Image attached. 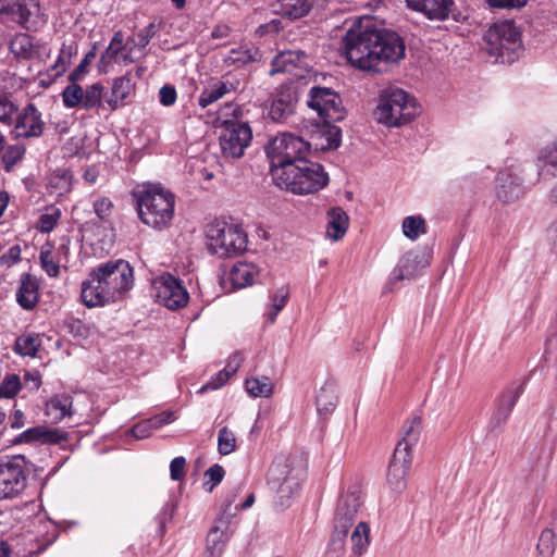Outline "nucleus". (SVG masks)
I'll list each match as a JSON object with an SVG mask.
<instances>
[{
  "mask_svg": "<svg viewBox=\"0 0 557 557\" xmlns=\"http://www.w3.org/2000/svg\"><path fill=\"white\" fill-rule=\"evenodd\" d=\"M347 60L363 71H382L405 57V44L394 32L377 29L370 18L354 24L344 37Z\"/></svg>",
  "mask_w": 557,
  "mask_h": 557,
  "instance_id": "nucleus-1",
  "label": "nucleus"
},
{
  "mask_svg": "<svg viewBox=\"0 0 557 557\" xmlns=\"http://www.w3.org/2000/svg\"><path fill=\"white\" fill-rule=\"evenodd\" d=\"M133 278V269L123 259L101 263L82 283V301L88 308L113 302L132 288Z\"/></svg>",
  "mask_w": 557,
  "mask_h": 557,
  "instance_id": "nucleus-2",
  "label": "nucleus"
},
{
  "mask_svg": "<svg viewBox=\"0 0 557 557\" xmlns=\"http://www.w3.org/2000/svg\"><path fill=\"white\" fill-rule=\"evenodd\" d=\"M140 221L154 228L168 227L174 215L175 196L160 185H144L133 193Z\"/></svg>",
  "mask_w": 557,
  "mask_h": 557,
  "instance_id": "nucleus-3",
  "label": "nucleus"
},
{
  "mask_svg": "<svg viewBox=\"0 0 557 557\" xmlns=\"http://www.w3.org/2000/svg\"><path fill=\"white\" fill-rule=\"evenodd\" d=\"M308 107L314 110L325 124L323 135L327 144L321 145V149H336L341 145V129L332 125L344 120L345 113L341 97L326 87H312L307 100Z\"/></svg>",
  "mask_w": 557,
  "mask_h": 557,
  "instance_id": "nucleus-4",
  "label": "nucleus"
},
{
  "mask_svg": "<svg viewBox=\"0 0 557 557\" xmlns=\"http://www.w3.org/2000/svg\"><path fill=\"white\" fill-rule=\"evenodd\" d=\"M275 184L298 195L315 193L329 183V176L323 166L307 159L299 164H288L273 177Z\"/></svg>",
  "mask_w": 557,
  "mask_h": 557,
  "instance_id": "nucleus-5",
  "label": "nucleus"
},
{
  "mask_svg": "<svg viewBox=\"0 0 557 557\" xmlns=\"http://www.w3.org/2000/svg\"><path fill=\"white\" fill-rule=\"evenodd\" d=\"M418 114L414 98L401 88L389 86L382 90L375 111L379 123L387 127H400Z\"/></svg>",
  "mask_w": 557,
  "mask_h": 557,
  "instance_id": "nucleus-6",
  "label": "nucleus"
},
{
  "mask_svg": "<svg viewBox=\"0 0 557 557\" xmlns=\"http://www.w3.org/2000/svg\"><path fill=\"white\" fill-rule=\"evenodd\" d=\"M311 145L301 137L290 133H282L272 138L265 146V153L270 160L271 174L287 168L288 164H299L308 158Z\"/></svg>",
  "mask_w": 557,
  "mask_h": 557,
  "instance_id": "nucleus-7",
  "label": "nucleus"
},
{
  "mask_svg": "<svg viewBox=\"0 0 557 557\" xmlns=\"http://www.w3.org/2000/svg\"><path fill=\"white\" fill-rule=\"evenodd\" d=\"M302 475V468L290 456H278L272 462L269 482L276 488L282 508L289 506V498L298 491Z\"/></svg>",
  "mask_w": 557,
  "mask_h": 557,
  "instance_id": "nucleus-8",
  "label": "nucleus"
},
{
  "mask_svg": "<svg viewBox=\"0 0 557 557\" xmlns=\"http://www.w3.org/2000/svg\"><path fill=\"white\" fill-rule=\"evenodd\" d=\"M208 249L221 258L236 256L247 248V235L237 225H212L207 231Z\"/></svg>",
  "mask_w": 557,
  "mask_h": 557,
  "instance_id": "nucleus-9",
  "label": "nucleus"
},
{
  "mask_svg": "<svg viewBox=\"0 0 557 557\" xmlns=\"http://www.w3.org/2000/svg\"><path fill=\"white\" fill-rule=\"evenodd\" d=\"M29 474L24 456H7L0 460V499L13 498L26 487Z\"/></svg>",
  "mask_w": 557,
  "mask_h": 557,
  "instance_id": "nucleus-10",
  "label": "nucleus"
},
{
  "mask_svg": "<svg viewBox=\"0 0 557 557\" xmlns=\"http://www.w3.org/2000/svg\"><path fill=\"white\" fill-rule=\"evenodd\" d=\"M252 139V131L247 123L228 121L220 135V148L226 159H239Z\"/></svg>",
  "mask_w": 557,
  "mask_h": 557,
  "instance_id": "nucleus-11",
  "label": "nucleus"
},
{
  "mask_svg": "<svg viewBox=\"0 0 557 557\" xmlns=\"http://www.w3.org/2000/svg\"><path fill=\"white\" fill-rule=\"evenodd\" d=\"M156 298L159 304L168 309L177 310L185 307L189 300V294L181 281L173 275H162L156 283Z\"/></svg>",
  "mask_w": 557,
  "mask_h": 557,
  "instance_id": "nucleus-12",
  "label": "nucleus"
},
{
  "mask_svg": "<svg viewBox=\"0 0 557 557\" xmlns=\"http://www.w3.org/2000/svg\"><path fill=\"white\" fill-rule=\"evenodd\" d=\"M45 122L40 111L34 103H28L18 110L13 122L11 135L15 139L38 138L42 135Z\"/></svg>",
  "mask_w": 557,
  "mask_h": 557,
  "instance_id": "nucleus-13",
  "label": "nucleus"
},
{
  "mask_svg": "<svg viewBox=\"0 0 557 557\" xmlns=\"http://www.w3.org/2000/svg\"><path fill=\"white\" fill-rule=\"evenodd\" d=\"M4 18L17 23L27 30H36L45 23L38 0H12Z\"/></svg>",
  "mask_w": 557,
  "mask_h": 557,
  "instance_id": "nucleus-14",
  "label": "nucleus"
},
{
  "mask_svg": "<svg viewBox=\"0 0 557 557\" xmlns=\"http://www.w3.org/2000/svg\"><path fill=\"white\" fill-rule=\"evenodd\" d=\"M362 505L360 490L348 488L338 499L334 515V529L348 532L355 525L359 508Z\"/></svg>",
  "mask_w": 557,
  "mask_h": 557,
  "instance_id": "nucleus-15",
  "label": "nucleus"
},
{
  "mask_svg": "<svg viewBox=\"0 0 557 557\" xmlns=\"http://www.w3.org/2000/svg\"><path fill=\"white\" fill-rule=\"evenodd\" d=\"M239 87L240 79L234 74L226 73L203 88L198 97V104L205 109L223 97L236 92Z\"/></svg>",
  "mask_w": 557,
  "mask_h": 557,
  "instance_id": "nucleus-16",
  "label": "nucleus"
},
{
  "mask_svg": "<svg viewBox=\"0 0 557 557\" xmlns=\"http://www.w3.org/2000/svg\"><path fill=\"white\" fill-rule=\"evenodd\" d=\"M298 97L294 87L282 84L273 96L269 108V117L278 123L285 122L294 114Z\"/></svg>",
  "mask_w": 557,
  "mask_h": 557,
  "instance_id": "nucleus-17",
  "label": "nucleus"
},
{
  "mask_svg": "<svg viewBox=\"0 0 557 557\" xmlns=\"http://www.w3.org/2000/svg\"><path fill=\"white\" fill-rule=\"evenodd\" d=\"M495 51H513L520 46V33L512 21H504L491 28L486 35Z\"/></svg>",
  "mask_w": 557,
  "mask_h": 557,
  "instance_id": "nucleus-18",
  "label": "nucleus"
},
{
  "mask_svg": "<svg viewBox=\"0 0 557 557\" xmlns=\"http://www.w3.org/2000/svg\"><path fill=\"white\" fill-rule=\"evenodd\" d=\"M411 463L412 455L395 449L386 475V482L392 492L399 494L405 491Z\"/></svg>",
  "mask_w": 557,
  "mask_h": 557,
  "instance_id": "nucleus-19",
  "label": "nucleus"
},
{
  "mask_svg": "<svg viewBox=\"0 0 557 557\" xmlns=\"http://www.w3.org/2000/svg\"><path fill=\"white\" fill-rule=\"evenodd\" d=\"M432 255L425 249L411 250L406 252L394 271V280H410L418 275L422 270L428 268L431 262Z\"/></svg>",
  "mask_w": 557,
  "mask_h": 557,
  "instance_id": "nucleus-20",
  "label": "nucleus"
},
{
  "mask_svg": "<svg viewBox=\"0 0 557 557\" xmlns=\"http://www.w3.org/2000/svg\"><path fill=\"white\" fill-rule=\"evenodd\" d=\"M408 8L423 13L429 20L445 21L449 16L458 21L454 0H406Z\"/></svg>",
  "mask_w": 557,
  "mask_h": 557,
  "instance_id": "nucleus-21",
  "label": "nucleus"
},
{
  "mask_svg": "<svg viewBox=\"0 0 557 557\" xmlns=\"http://www.w3.org/2000/svg\"><path fill=\"white\" fill-rule=\"evenodd\" d=\"M496 182V196L504 203L515 202L524 193L522 177L511 169L500 171Z\"/></svg>",
  "mask_w": 557,
  "mask_h": 557,
  "instance_id": "nucleus-22",
  "label": "nucleus"
},
{
  "mask_svg": "<svg viewBox=\"0 0 557 557\" xmlns=\"http://www.w3.org/2000/svg\"><path fill=\"white\" fill-rule=\"evenodd\" d=\"M232 534L233 529L228 518L219 517L207 535V553L210 557H220L222 555Z\"/></svg>",
  "mask_w": 557,
  "mask_h": 557,
  "instance_id": "nucleus-23",
  "label": "nucleus"
},
{
  "mask_svg": "<svg viewBox=\"0 0 557 557\" xmlns=\"http://www.w3.org/2000/svg\"><path fill=\"white\" fill-rule=\"evenodd\" d=\"M134 83L127 75L116 77L112 81L111 94L104 98L110 111H115L126 104L127 98L134 91Z\"/></svg>",
  "mask_w": 557,
  "mask_h": 557,
  "instance_id": "nucleus-24",
  "label": "nucleus"
},
{
  "mask_svg": "<svg viewBox=\"0 0 557 557\" xmlns=\"http://www.w3.org/2000/svg\"><path fill=\"white\" fill-rule=\"evenodd\" d=\"M307 65L306 54L302 51L287 50L280 52L271 63L270 74L293 73Z\"/></svg>",
  "mask_w": 557,
  "mask_h": 557,
  "instance_id": "nucleus-25",
  "label": "nucleus"
},
{
  "mask_svg": "<svg viewBox=\"0 0 557 557\" xmlns=\"http://www.w3.org/2000/svg\"><path fill=\"white\" fill-rule=\"evenodd\" d=\"M39 285L33 275L24 273L21 277V285L16 292V301L25 310L36 307L39 299Z\"/></svg>",
  "mask_w": 557,
  "mask_h": 557,
  "instance_id": "nucleus-26",
  "label": "nucleus"
},
{
  "mask_svg": "<svg viewBox=\"0 0 557 557\" xmlns=\"http://www.w3.org/2000/svg\"><path fill=\"white\" fill-rule=\"evenodd\" d=\"M539 176L543 180L557 176V138L539 154Z\"/></svg>",
  "mask_w": 557,
  "mask_h": 557,
  "instance_id": "nucleus-27",
  "label": "nucleus"
},
{
  "mask_svg": "<svg viewBox=\"0 0 557 557\" xmlns=\"http://www.w3.org/2000/svg\"><path fill=\"white\" fill-rule=\"evenodd\" d=\"M61 436L57 431H50L44 425L29 428L22 432L15 440V444H33V443H58Z\"/></svg>",
  "mask_w": 557,
  "mask_h": 557,
  "instance_id": "nucleus-28",
  "label": "nucleus"
},
{
  "mask_svg": "<svg viewBox=\"0 0 557 557\" xmlns=\"http://www.w3.org/2000/svg\"><path fill=\"white\" fill-rule=\"evenodd\" d=\"M348 224V215L342 208L335 207L327 211V237L332 238L333 240L343 238L347 232Z\"/></svg>",
  "mask_w": 557,
  "mask_h": 557,
  "instance_id": "nucleus-29",
  "label": "nucleus"
},
{
  "mask_svg": "<svg viewBox=\"0 0 557 557\" xmlns=\"http://www.w3.org/2000/svg\"><path fill=\"white\" fill-rule=\"evenodd\" d=\"M421 429H422L421 418L414 417L410 420H407L404 423V426L401 430V438L397 443V446L395 449H401V450H405V453L412 455L411 449L418 443V441L420 438Z\"/></svg>",
  "mask_w": 557,
  "mask_h": 557,
  "instance_id": "nucleus-30",
  "label": "nucleus"
},
{
  "mask_svg": "<svg viewBox=\"0 0 557 557\" xmlns=\"http://www.w3.org/2000/svg\"><path fill=\"white\" fill-rule=\"evenodd\" d=\"M72 404L70 395H55L47 401L46 416L53 422H60L65 417L71 416Z\"/></svg>",
  "mask_w": 557,
  "mask_h": 557,
  "instance_id": "nucleus-31",
  "label": "nucleus"
},
{
  "mask_svg": "<svg viewBox=\"0 0 557 557\" xmlns=\"http://www.w3.org/2000/svg\"><path fill=\"white\" fill-rule=\"evenodd\" d=\"M317 410L320 414L332 413L337 405V391L333 382H325L315 398Z\"/></svg>",
  "mask_w": 557,
  "mask_h": 557,
  "instance_id": "nucleus-32",
  "label": "nucleus"
},
{
  "mask_svg": "<svg viewBox=\"0 0 557 557\" xmlns=\"http://www.w3.org/2000/svg\"><path fill=\"white\" fill-rule=\"evenodd\" d=\"M258 270L253 263L238 262L233 265L230 278L234 287L244 288L253 283Z\"/></svg>",
  "mask_w": 557,
  "mask_h": 557,
  "instance_id": "nucleus-33",
  "label": "nucleus"
},
{
  "mask_svg": "<svg viewBox=\"0 0 557 557\" xmlns=\"http://www.w3.org/2000/svg\"><path fill=\"white\" fill-rule=\"evenodd\" d=\"M259 49L252 46H240L231 49L225 58L227 65L243 66L260 59Z\"/></svg>",
  "mask_w": 557,
  "mask_h": 557,
  "instance_id": "nucleus-34",
  "label": "nucleus"
},
{
  "mask_svg": "<svg viewBox=\"0 0 557 557\" xmlns=\"http://www.w3.org/2000/svg\"><path fill=\"white\" fill-rule=\"evenodd\" d=\"M351 550L356 556L363 555L370 544V527L364 521L356 523L350 535Z\"/></svg>",
  "mask_w": 557,
  "mask_h": 557,
  "instance_id": "nucleus-35",
  "label": "nucleus"
},
{
  "mask_svg": "<svg viewBox=\"0 0 557 557\" xmlns=\"http://www.w3.org/2000/svg\"><path fill=\"white\" fill-rule=\"evenodd\" d=\"M132 45V39H128L126 44L124 45V36L121 32H116L111 41L109 47L106 49V51L102 53L100 58V63L104 66L109 65L112 62L119 61V55L122 53V51L126 50Z\"/></svg>",
  "mask_w": 557,
  "mask_h": 557,
  "instance_id": "nucleus-36",
  "label": "nucleus"
},
{
  "mask_svg": "<svg viewBox=\"0 0 557 557\" xmlns=\"http://www.w3.org/2000/svg\"><path fill=\"white\" fill-rule=\"evenodd\" d=\"M103 86L100 83H95L87 86L85 89L83 88V103L82 109L84 110H94V109H104L103 100Z\"/></svg>",
  "mask_w": 557,
  "mask_h": 557,
  "instance_id": "nucleus-37",
  "label": "nucleus"
},
{
  "mask_svg": "<svg viewBox=\"0 0 557 557\" xmlns=\"http://www.w3.org/2000/svg\"><path fill=\"white\" fill-rule=\"evenodd\" d=\"M313 0H283L282 13L293 20L306 16L313 8Z\"/></svg>",
  "mask_w": 557,
  "mask_h": 557,
  "instance_id": "nucleus-38",
  "label": "nucleus"
},
{
  "mask_svg": "<svg viewBox=\"0 0 557 557\" xmlns=\"http://www.w3.org/2000/svg\"><path fill=\"white\" fill-rule=\"evenodd\" d=\"M246 391L253 397H270L273 393V383L268 376L251 377L245 382Z\"/></svg>",
  "mask_w": 557,
  "mask_h": 557,
  "instance_id": "nucleus-39",
  "label": "nucleus"
},
{
  "mask_svg": "<svg viewBox=\"0 0 557 557\" xmlns=\"http://www.w3.org/2000/svg\"><path fill=\"white\" fill-rule=\"evenodd\" d=\"M525 381L513 382L499 396L497 405L511 413L518 398L523 393Z\"/></svg>",
  "mask_w": 557,
  "mask_h": 557,
  "instance_id": "nucleus-40",
  "label": "nucleus"
},
{
  "mask_svg": "<svg viewBox=\"0 0 557 557\" xmlns=\"http://www.w3.org/2000/svg\"><path fill=\"white\" fill-rule=\"evenodd\" d=\"M62 262V258L60 256H55L54 251L51 249L49 245H46L41 248L40 251V263L41 268L50 277H57L60 273V263Z\"/></svg>",
  "mask_w": 557,
  "mask_h": 557,
  "instance_id": "nucleus-41",
  "label": "nucleus"
},
{
  "mask_svg": "<svg viewBox=\"0 0 557 557\" xmlns=\"http://www.w3.org/2000/svg\"><path fill=\"white\" fill-rule=\"evenodd\" d=\"M72 178L73 176L70 171L60 170L54 172L49 182L51 193H54L58 196H62L71 191Z\"/></svg>",
  "mask_w": 557,
  "mask_h": 557,
  "instance_id": "nucleus-42",
  "label": "nucleus"
},
{
  "mask_svg": "<svg viewBox=\"0 0 557 557\" xmlns=\"http://www.w3.org/2000/svg\"><path fill=\"white\" fill-rule=\"evenodd\" d=\"M557 547L556 534L552 529H544L536 545L537 557H553Z\"/></svg>",
  "mask_w": 557,
  "mask_h": 557,
  "instance_id": "nucleus-43",
  "label": "nucleus"
},
{
  "mask_svg": "<svg viewBox=\"0 0 557 557\" xmlns=\"http://www.w3.org/2000/svg\"><path fill=\"white\" fill-rule=\"evenodd\" d=\"M403 233L407 238L411 240L418 239L420 235L426 233L424 219L419 215H410L405 218L403 221Z\"/></svg>",
  "mask_w": 557,
  "mask_h": 557,
  "instance_id": "nucleus-44",
  "label": "nucleus"
},
{
  "mask_svg": "<svg viewBox=\"0 0 557 557\" xmlns=\"http://www.w3.org/2000/svg\"><path fill=\"white\" fill-rule=\"evenodd\" d=\"M18 111L17 103L7 94H0V124L12 126Z\"/></svg>",
  "mask_w": 557,
  "mask_h": 557,
  "instance_id": "nucleus-45",
  "label": "nucleus"
},
{
  "mask_svg": "<svg viewBox=\"0 0 557 557\" xmlns=\"http://www.w3.org/2000/svg\"><path fill=\"white\" fill-rule=\"evenodd\" d=\"M288 300V289L281 287L271 296V304L268 307L265 315L269 322L273 323L277 314L283 310Z\"/></svg>",
  "mask_w": 557,
  "mask_h": 557,
  "instance_id": "nucleus-46",
  "label": "nucleus"
},
{
  "mask_svg": "<svg viewBox=\"0 0 557 557\" xmlns=\"http://www.w3.org/2000/svg\"><path fill=\"white\" fill-rule=\"evenodd\" d=\"M63 106L67 109L82 108L83 103V87L77 82H71L62 94Z\"/></svg>",
  "mask_w": 557,
  "mask_h": 557,
  "instance_id": "nucleus-47",
  "label": "nucleus"
},
{
  "mask_svg": "<svg viewBox=\"0 0 557 557\" xmlns=\"http://www.w3.org/2000/svg\"><path fill=\"white\" fill-rule=\"evenodd\" d=\"M39 339L35 335H21L16 338L14 350L21 356L35 357L39 348Z\"/></svg>",
  "mask_w": 557,
  "mask_h": 557,
  "instance_id": "nucleus-48",
  "label": "nucleus"
},
{
  "mask_svg": "<svg viewBox=\"0 0 557 557\" xmlns=\"http://www.w3.org/2000/svg\"><path fill=\"white\" fill-rule=\"evenodd\" d=\"M71 58V47H65L64 45L61 48L60 54L54 62L53 65H51L47 72L45 73L48 77L52 79H57L60 77L65 71L67 63L70 62Z\"/></svg>",
  "mask_w": 557,
  "mask_h": 557,
  "instance_id": "nucleus-49",
  "label": "nucleus"
},
{
  "mask_svg": "<svg viewBox=\"0 0 557 557\" xmlns=\"http://www.w3.org/2000/svg\"><path fill=\"white\" fill-rule=\"evenodd\" d=\"M237 447L236 437L228 428L223 426L218 433V450L221 455H230Z\"/></svg>",
  "mask_w": 557,
  "mask_h": 557,
  "instance_id": "nucleus-50",
  "label": "nucleus"
},
{
  "mask_svg": "<svg viewBox=\"0 0 557 557\" xmlns=\"http://www.w3.org/2000/svg\"><path fill=\"white\" fill-rule=\"evenodd\" d=\"M25 151V146L21 144L8 146L2 156V162L5 171H10L17 162H20L23 159Z\"/></svg>",
  "mask_w": 557,
  "mask_h": 557,
  "instance_id": "nucleus-51",
  "label": "nucleus"
},
{
  "mask_svg": "<svg viewBox=\"0 0 557 557\" xmlns=\"http://www.w3.org/2000/svg\"><path fill=\"white\" fill-rule=\"evenodd\" d=\"M11 51L17 57L24 59L29 58L33 52L32 39L27 35L16 36L11 41Z\"/></svg>",
  "mask_w": 557,
  "mask_h": 557,
  "instance_id": "nucleus-52",
  "label": "nucleus"
},
{
  "mask_svg": "<svg viewBox=\"0 0 557 557\" xmlns=\"http://www.w3.org/2000/svg\"><path fill=\"white\" fill-rule=\"evenodd\" d=\"M348 532H341L334 529L331 541L329 543L326 556L342 557L345 552V537Z\"/></svg>",
  "mask_w": 557,
  "mask_h": 557,
  "instance_id": "nucleus-53",
  "label": "nucleus"
},
{
  "mask_svg": "<svg viewBox=\"0 0 557 557\" xmlns=\"http://www.w3.org/2000/svg\"><path fill=\"white\" fill-rule=\"evenodd\" d=\"M239 368V363L237 362L235 364V368L223 369L219 373H216L213 377H211L202 387L200 391H207V389H218L222 387L228 379L237 371Z\"/></svg>",
  "mask_w": 557,
  "mask_h": 557,
  "instance_id": "nucleus-54",
  "label": "nucleus"
},
{
  "mask_svg": "<svg viewBox=\"0 0 557 557\" xmlns=\"http://www.w3.org/2000/svg\"><path fill=\"white\" fill-rule=\"evenodd\" d=\"M21 389L20 377L15 374L8 375L0 384V398H12Z\"/></svg>",
  "mask_w": 557,
  "mask_h": 557,
  "instance_id": "nucleus-55",
  "label": "nucleus"
},
{
  "mask_svg": "<svg viewBox=\"0 0 557 557\" xmlns=\"http://www.w3.org/2000/svg\"><path fill=\"white\" fill-rule=\"evenodd\" d=\"M61 212L57 208L49 209L42 213L38 220L37 228L42 233H48L53 230L60 219Z\"/></svg>",
  "mask_w": 557,
  "mask_h": 557,
  "instance_id": "nucleus-56",
  "label": "nucleus"
},
{
  "mask_svg": "<svg viewBox=\"0 0 557 557\" xmlns=\"http://www.w3.org/2000/svg\"><path fill=\"white\" fill-rule=\"evenodd\" d=\"M225 471L222 466L215 463L205 472V478L208 481L205 482V488L211 492L221 481L223 480Z\"/></svg>",
  "mask_w": 557,
  "mask_h": 557,
  "instance_id": "nucleus-57",
  "label": "nucleus"
},
{
  "mask_svg": "<svg viewBox=\"0 0 557 557\" xmlns=\"http://www.w3.org/2000/svg\"><path fill=\"white\" fill-rule=\"evenodd\" d=\"M156 33L157 25L154 23H149L146 27L138 32L136 39L131 38L132 45H134V47L144 49L149 44L150 39L156 35Z\"/></svg>",
  "mask_w": 557,
  "mask_h": 557,
  "instance_id": "nucleus-58",
  "label": "nucleus"
},
{
  "mask_svg": "<svg viewBox=\"0 0 557 557\" xmlns=\"http://www.w3.org/2000/svg\"><path fill=\"white\" fill-rule=\"evenodd\" d=\"M510 414L511 413L509 411L497 405L488 422V429L493 432L500 430L509 419Z\"/></svg>",
  "mask_w": 557,
  "mask_h": 557,
  "instance_id": "nucleus-59",
  "label": "nucleus"
},
{
  "mask_svg": "<svg viewBox=\"0 0 557 557\" xmlns=\"http://www.w3.org/2000/svg\"><path fill=\"white\" fill-rule=\"evenodd\" d=\"M113 209V202L107 198V197H100L94 202V210L97 216L102 220L107 221L108 218L111 215Z\"/></svg>",
  "mask_w": 557,
  "mask_h": 557,
  "instance_id": "nucleus-60",
  "label": "nucleus"
},
{
  "mask_svg": "<svg viewBox=\"0 0 557 557\" xmlns=\"http://www.w3.org/2000/svg\"><path fill=\"white\" fill-rule=\"evenodd\" d=\"M94 58L95 53L92 51L88 52L81 61V63L75 67V70L71 72V74L69 75V81L74 83L83 79Z\"/></svg>",
  "mask_w": 557,
  "mask_h": 557,
  "instance_id": "nucleus-61",
  "label": "nucleus"
},
{
  "mask_svg": "<svg viewBox=\"0 0 557 557\" xmlns=\"http://www.w3.org/2000/svg\"><path fill=\"white\" fill-rule=\"evenodd\" d=\"M153 430H156L154 423H152V419H149L135 424L128 433L135 438L141 440L148 437Z\"/></svg>",
  "mask_w": 557,
  "mask_h": 557,
  "instance_id": "nucleus-62",
  "label": "nucleus"
},
{
  "mask_svg": "<svg viewBox=\"0 0 557 557\" xmlns=\"http://www.w3.org/2000/svg\"><path fill=\"white\" fill-rule=\"evenodd\" d=\"M186 459L182 456L175 457L170 463V475L173 481H180L185 474Z\"/></svg>",
  "mask_w": 557,
  "mask_h": 557,
  "instance_id": "nucleus-63",
  "label": "nucleus"
},
{
  "mask_svg": "<svg viewBox=\"0 0 557 557\" xmlns=\"http://www.w3.org/2000/svg\"><path fill=\"white\" fill-rule=\"evenodd\" d=\"M546 242L554 256L557 258V220L549 223L545 233Z\"/></svg>",
  "mask_w": 557,
  "mask_h": 557,
  "instance_id": "nucleus-64",
  "label": "nucleus"
}]
</instances>
